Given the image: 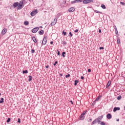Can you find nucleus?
Wrapping results in <instances>:
<instances>
[{
  "mask_svg": "<svg viewBox=\"0 0 125 125\" xmlns=\"http://www.w3.org/2000/svg\"><path fill=\"white\" fill-rule=\"evenodd\" d=\"M62 43H63V44H66V42L63 41V42H62Z\"/></svg>",
  "mask_w": 125,
  "mask_h": 125,
  "instance_id": "nucleus-45",
  "label": "nucleus"
},
{
  "mask_svg": "<svg viewBox=\"0 0 125 125\" xmlns=\"http://www.w3.org/2000/svg\"><path fill=\"white\" fill-rule=\"evenodd\" d=\"M41 28H42V26H41Z\"/></svg>",
  "mask_w": 125,
  "mask_h": 125,
  "instance_id": "nucleus-59",
  "label": "nucleus"
},
{
  "mask_svg": "<svg viewBox=\"0 0 125 125\" xmlns=\"http://www.w3.org/2000/svg\"><path fill=\"white\" fill-rule=\"evenodd\" d=\"M88 73H90V72H91V69H88Z\"/></svg>",
  "mask_w": 125,
  "mask_h": 125,
  "instance_id": "nucleus-41",
  "label": "nucleus"
},
{
  "mask_svg": "<svg viewBox=\"0 0 125 125\" xmlns=\"http://www.w3.org/2000/svg\"><path fill=\"white\" fill-rule=\"evenodd\" d=\"M62 34H63V35H64V36H66V32H65V31H63L62 32Z\"/></svg>",
  "mask_w": 125,
  "mask_h": 125,
  "instance_id": "nucleus-35",
  "label": "nucleus"
},
{
  "mask_svg": "<svg viewBox=\"0 0 125 125\" xmlns=\"http://www.w3.org/2000/svg\"><path fill=\"white\" fill-rule=\"evenodd\" d=\"M119 121H120L119 119H117V122H119Z\"/></svg>",
  "mask_w": 125,
  "mask_h": 125,
  "instance_id": "nucleus-56",
  "label": "nucleus"
},
{
  "mask_svg": "<svg viewBox=\"0 0 125 125\" xmlns=\"http://www.w3.org/2000/svg\"><path fill=\"white\" fill-rule=\"evenodd\" d=\"M83 0H75L74 1H71V4H74V3H77L78 2H82Z\"/></svg>",
  "mask_w": 125,
  "mask_h": 125,
  "instance_id": "nucleus-5",
  "label": "nucleus"
},
{
  "mask_svg": "<svg viewBox=\"0 0 125 125\" xmlns=\"http://www.w3.org/2000/svg\"><path fill=\"white\" fill-rule=\"evenodd\" d=\"M69 35L70 37H73V34H72V32H69Z\"/></svg>",
  "mask_w": 125,
  "mask_h": 125,
  "instance_id": "nucleus-36",
  "label": "nucleus"
},
{
  "mask_svg": "<svg viewBox=\"0 0 125 125\" xmlns=\"http://www.w3.org/2000/svg\"><path fill=\"white\" fill-rule=\"evenodd\" d=\"M19 4H21V5H23V0H21L20 1V3H19Z\"/></svg>",
  "mask_w": 125,
  "mask_h": 125,
  "instance_id": "nucleus-30",
  "label": "nucleus"
},
{
  "mask_svg": "<svg viewBox=\"0 0 125 125\" xmlns=\"http://www.w3.org/2000/svg\"><path fill=\"white\" fill-rule=\"evenodd\" d=\"M83 115L81 114V116H80V119L81 120H83V119H84V117H83Z\"/></svg>",
  "mask_w": 125,
  "mask_h": 125,
  "instance_id": "nucleus-25",
  "label": "nucleus"
},
{
  "mask_svg": "<svg viewBox=\"0 0 125 125\" xmlns=\"http://www.w3.org/2000/svg\"><path fill=\"white\" fill-rule=\"evenodd\" d=\"M90 2H93V0H84L83 1V3L85 4L87 3H90Z\"/></svg>",
  "mask_w": 125,
  "mask_h": 125,
  "instance_id": "nucleus-2",
  "label": "nucleus"
},
{
  "mask_svg": "<svg viewBox=\"0 0 125 125\" xmlns=\"http://www.w3.org/2000/svg\"><path fill=\"white\" fill-rule=\"evenodd\" d=\"M68 11L69 12H74V11H75V8L74 7H71L69 8Z\"/></svg>",
  "mask_w": 125,
  "mask_h": 125,
  "instance_id": "nucleus-11",
  "label": "nucleus"
},
{
  "mask_svg": "<svg viewBox=\"0 0 125 125\" xmlns=\"http://www.w3.org/2000/svg\"><path fill=\"white\" fill-rule=\"evenodd\" d=\"M65 78H70V74H68V75H65Z\"/></svg>",
  "mask_w": 125,
  "mask_h": 125,
  "instance_id": "nucleus-32",
  "label": "nucleus"
},
{
  "mask_svg": "<svg viewBox=\"0 0 125 125\" xmlns=\"http://www.w3.org/2000/svg\"><path fill=\"white\" fill-rule=\"evenodd\" d=\"M65 54H66V52H63L62 53V57H65Z\"/></svg>",
  "mask_w": 125,
  "mask_h": 125,
  "instance_id": "nucleus-28",
  "label": "nucleus"
},
{
  "mask_svg": "<svg viewBox=\"0 0 125 125\" xmlns=\"http://www.w3.org/2000/svg\"><path fill=\"white\" fill-rule=\"evenodd\" d=\"M31 53H35V50L32 49L31 50Z\"/></svg>",
  "mask_w": 125,
  "mask_h": 125,
  "instance_id": "nucleus-37",
  "label": "nucleus"
},
{
  "mask_svg": "<svg viewBox=\"0 0 125 125\" xmlns=\"http://www.w3.org/2000/svg\"><path fill=\"white\" fill-rule=\"evenodd\" d=\"M114 29H115V31H116V30H118V29H117V27H116V26H115Z\"/></svg>",
  "mask_w": 125,
  "mask_h": 125,
  "instance_id": "nucleus-49",
  "label": "nucleus"
},
{
  "mask_svg": "<svg viewBox=\"0 0 125 125\" xmlns=\"http://www.w3.org/2000/svg\"><path fill=\"white\" fill-rule=\"evenodd\" d=\"M37 13H38V10L37 9L31 12V13H30V15L31 16H35V15H36L37 14Z\"/></svg>",
  "mask_w": 125,
  "mask_h": 125,
  "instance_id": "nucleus-3",
  "label": "nucleus"
},
{
  "mask_svg": "<svg viewBox=\"0 0 125 125\" xmlns=\"http://www.w3.org/2000/svg\"><path fill=\"white\" fill-rule=\"evenodd\" d=\"M50 44H53V41L50 42Z\"/></svg>",
  "mask_w": 125,
  "mask_h": 125,
  "instance_id": "nucleus-51",
  "label": "nucleus"
},
{
  "mask_svg": "<svg viewBox=\"0 0 125 125\" xmlns=\"http://www.w3.org/2000/svg\"><path fill=\"white\" fill-rule=\"evenodd\" d=\"M10 118H8L7 120L6 121L7 123H9L10 122Z\"/></svg>",
  "mask_w": 125,
  "mask_h": 125,
  "instance_id": "nucleus-33",
  "label": "nucleus"
},
{
  "mask_svg": "<svg viewBox=\"0 0 125 125\" xmlns=\"http://www.w3.org/2000/svg\"><path fill=\"white\" fill-rule=\"evenodd\" d=\"M79 32V29H76V30H74V33H78Z\"/></svg>",
  "mask_w": 125,
  "mask_h": 125,
  "instance_id": "nucleus-38",
  "label": "nucleus"
},
{
  "mask_svg": "<svg viewBox=\"0 0 125 125\" xmlns=\"http://www.w3.org/2000/svg\"><path fill=\"white\" fill-rule=\"evenodd\" d=\"M39 29L40 28H39V27H35L32 30V32L34 33H37V32L39 31Z\"/></svg>",
  "mask_w": 125,
  "mask_h": 125,
  "instance_id": "nucleus-4",
  "label": "nucleus"
},
{
  "mask_svg": "<svg viewBox=\"0 0 125 125\" xmlns=\"http://www.w3.org/2000/svg\"><path fill=\"white\" fill-rule=\"evenodd\" d=\"M22 8H23V5L19 4V5H18V7H17V9H22Z\"/></svg>",
  "mask_w": 125,
  "mask_h": 125,
  "instance_id": "nucleus-10",
  "label": "nucleus"
},
{
  "mask_svg": "<svg viewBox=\"0 0 125 125\" xmlns=\"http://www.w3.org/2000/svg\"><path fill=\"white\" fill-rule=\"evenodd\" d=\"M115 33L116 34H118V30H115Z\"/></svg>",
  "mask_w": 125,
  "mask_h": 125,
  "instance_id": "nucleus-47",
  "label": "nucleus"
},
{
  "mask_svg": "<svg viewBox=\"0 0 125 125\" xmlns=\"http://www.w3.org/2000/svg\"><path fill=\"white\" fill-rule=\"evenodd\" d=\"M99 33H101V29H99Z\"/></svg>",
  "mask_w": 125,
  "mask_h": 125,
  "instance_id": "nucleus-52",
  "label": "nucleus"
},
{
  "mask_svg": "<svg viewBox=\"0 0 125 125\" xmlns=\"http://www.w3.org/2000/svg\"><path fill=\"white\" fill-rule=\"evenodd\" d=\"M106 118L108 119H112V115H111L110 113L107 114L106 115Z\"/></svg>",
  "mask_w": 125,
  "mask_h": 125,
  "instance_id": "nucleus-8",
  "label": "nucleus"
},
{
  "mask_svg": "<svg viewBox=\"0 0 125 125\" xmlns=\"http://www.w3.org/2000/svg\"><path fill=\"white\" fill-rule=\"evenodd\" d=\"M27 73H28V70H23L22 71V74H27Z\"/></svg>",
  "mask_w": 125,
  "mask_h": 125,
  "instance_id": "nucleus-26",
  "label": "nucleus"
},
{
  "mask_svg": "<svg viewBox=\"0 0 125 125\" xmlns=\"http://www.w3.org/2000/svg\"><path fill=\"white\" fill-rule=\"evenodd\" d=\"M70 102H71V104H73V101H71Z\"/></svg>",
  "mask_w": 125,
  "mask_h": 125,
  "instance_id": "nucleus-54",
  "label": "nucleus"
},
{
  "mask_svg": "<svg viewBox=\"0 0 125 125\" xmlns=\"http://www.w3.org/2000/svg\"><path fill=\"white\" fill-rule=\"evenodd\" d=\"M83 79H84L83 76H81V80H83Z\"/></svg>",
  "mask_w": 125,
  "mask_h": 125,
  "instance_id": "nucleus-48",
  "label": "nucleus"
},
{
  "mask_svg": "<svg viewBox=\"0 0 125 125\" xmlns=\"http://www.w3.org/2000/svg\"><path fill=\"white\" fill-rule=\"evenodd\" d=\"M3 100H4V99L3 98H1V100L0 101V103H3Z\"/></svg>",
  "mask_w": 125,
  "mask_h": 125,
  "instance_id": "nucleus-27",
  "label": "nucleus"
},
{
  "mask_svg": "<svg viewBox=\"0 0 125 125\" xmlns=\"http://www.w3.org/2000/svg\"><path fill=\"white\" fill-rule=\"evenodd\" d=\"M45 68H46V69H48V68H49V65H47L45 66Z\"/></svg>",
  "mask_w": 125,
  "mask_h": 125,
  "instance_id": "nucleus-40",
  "label": "nucleus"
},
{
  "mask_svg": "<svg viewBox=\"0 0 125 125\" xmlns=\"http://www.w3.org/2000/svg\"><path fill=\"white\" fill-rule=\"evenodd\" d=\"M18 5H19V2H15L13 4V6L14 7H17V6H18Z\"/></svg>",
  "mask_w": 125,
  "mask_h": 125,
  "instance_id": "nucleus-9",
  "label": "nucleus"
},
{
  "mask_svg": "<svg viewBox=\"0 0 125 125\" xmlns=\"http://www.w3.org/2000/svg\"><path fill=\"white\" fill-rule=\"evenodd\" d=\"M24 24L25 26H28V25H29V21H24Z\"/></svg>",
  "mask_w": 125,
  "mask_h": 125,
  "instance_id": "nucleus-20",
  "label": "nucleus"
},
{
  "mask_svg": "<svg viewBox=\"0 0 125 125\" xmlns=\"http://www.w3.org/2000/svg\"><path fill=\"white\" fill-rule=\"evenodd\" d=\"M95 104V101L93 102L92 103V105H94Z\"/></svg>",
  "mask_w": 125,
  "mask_h": 125,
  "instance_id": "nucleus-46",
  "label": "nucleus"
},
{
  "mask_svg": "<svg viewBox=\"0 0 125 125\" xmlns=\"http://www.w3.org/2000/svg\"><path fill=\"white\" fill-rule=\"evenodd\" d=\"M28 77L29 78V79H28V82H31V81H32L33 77H32V76H29Z\"/></svg>",
  "mask_w": 125,
  "mask_h": 125,
  "instance_id": "nucleus-18",
  "label": "nucleus"
},
{
  "mask_svg": "<svg viewBox=\"0 0 125 125\" xmlns=\"http://www.w3.org/2000/svg\"><path fill=\"white\" fill-rule=\"evenodd\" d=\"M60 77H62V76H63V75H62V74H60Z\"/></svg>",
  "mask_w": 125,
  "mask_h": 125,
  "instance_id": "nucleus-53",
  "label": "nucleus"
},
{
  "mask_svg": "<svg viewBox=\"0 0 125 125\" xmlns=\"http://www.w3.org/2000/svg\"><path fill=\"white\" fill-rule=\"evenodd\" d=\"M46 42H47V36H45L42 42V45H45V44H46Z\"/></svg>",
  "mask_w": 125,
  "mask_h": 125,
  "instance_id": "nucleus-1",
  "label": "nucleus"
},
{
  "mask_svg": "<svg viewBox=\"0 0 125 125\" xmlns=\"http://www.w3.org/2000/svg\"><path fill=\"white\" fill-rule=\"evenodd\" d=\"M101 7L103 8V9H106V6L104 4H102Z\"/></svg>",
  "mask_w": 125,
  "mask_h": 125,
  "instance_id": "nucleus-21",
  "label": "nucleus"
},
{
  "mask_svg": "<svg viewBox=\"0 0 125 125\" xmlns=\"http://www.w3.org/2000/svg\"><path fill=\"white\" fill-rule=\"evenodd\" d=\"M1 95V93H0V96Z\"/></svg>",
  "mask_w": 125,
  "mask_h": 125,
  "instance_id": "nucleus-57",
  "label": "nucleus"
},
{
  "mask_svg": "<svg viewBox=\"0 0 125 125\" xmlns=\"http://www.w3.org/2000/svg\"><path fill=\"white\" fill-rule=\"evenodd\" d=\"M32 40L34 42H35V43H37V39H36V37H33L32 38Z\"/></svg>",
  "mask_w": 125,
  "mask_h": 125,
  "instance_id": "nucleus-17",
  "label": "nucleus"
},
{
  "mask_svg": "<svg viewBox=\"0 0 125 125\" xmlns=\"http://www.w3.org/2000/svg\"><path fill=\"white\" fill-rule=\"evenodd\" d=\"M86 113V111H84V112L82 113V114H83V116H84V115H85Z\"/></svg>",
  "mask_w": 125,
  "mask_h": 125,
  "instance_id": "nucleus-34",
  "label": "nucleus"
},
{
  "mask_svg": "<svg viewBox=\"0 0 125 125\" xmlns=\"http://www.w3.org/2000/svg\"><path fill=\"white\" fill-rule=\"evenodd\" d=\"M7 32V30L5 28H4L2 30V35H5V34Z\"/></svg>",
  "mask_w": 125,
  "mask_h": 125,
  "instance_id": "nucleus-12",
  "label": "nucleus"
},
{
  "mask_svg": "<svg viewBox=\"0 0 125 125\" xmlns=\"http://www.w3.org/2000/svg\"><path fill=\"white\" fill-rule=\"evenodd\" d=\"M99 124H100V125H105L104 122H101V121H100V123H99Z\"/></svg>",
  "mask_w": 125,
  "mask_h": 125,
  "instance_id": "nucleus-29",
  "label": "nucleus"
},
{
  "mask_svg": "<svg viewBox=\"0 0 125 125\" xmlns=\"http://www.w3.org/2000/svg\"><path fill=\"white\" fill-rule=\"evenodd\" d=\"M122 99V96L119 95L117 97V100H121Z\"/></svg>",
  "mask_w": 125,
  "mask_h": 125,
  "instance_id": "nucleus-23",
  "label": "nucleus"
},
{
  "mask_svg": "<svg viewBox=\"0 0 125 125\" xmlns=\"http://www.w3.org/2000/svg\"><path fill=\"white\" fill-rule=\"evenodd\" d=\"M96 123H98V124H99L100 121L98 119H96L92 122V125H95Z\"/></svg>",
  "mask_w": 125,
  "mask_h": 125,
  "instance_id": "nucleus-7",
  "label": "nucleus"
},
{
  "mask_svg": "<svg viewBox=\"0 0 125 125\" xmlns=\"http://www.w3.org/2000/svg\"><path fill=\"white\" fill-rule=\"evenodd\" d=\"M102 119H103V115H102L101 116L99 117L98 118H97V120H98L99 121H100V123Z\"/></svg>",
  "mask_w": 125,
  "mask_h": 125,
  "instance_id": "nucleus-15",
  "label": "nucleus"
},
{
  "mask_svg": "<svg viewBox=\"0 0 125 125\" xmlns=\"http://www.w3.org/2000/svg\"><path fill=\"white\" fill-rule=\"evenodd\" d=\"M120 107H114L113 109V112H116V111H119Z\"/></svg>",
  "mask_w": 125,
  "mask_h": 125,
  "instance_id": "nucleus-14",
  "label": "nucleus"
},
{
  "mask_svg": "<svg viewBox=\"0 0 125 125\" xmlns=\"http://www.w3.org/2000/svg\"><path fill=\"white\" fill-rule=\"evenodd\" d=\"M39 35H43V34H44V31H43V30H42L39 32Z\"/></svg>",
  "mask_w": 125,
  "mask_h": 125,
  "instance_id": "nucleus-16",
  "label": "nucleus"
},
{
  "mask_svg": "<svg viewBox=\"0 0 125 125\" xmlns=\"http://www.w3.org/2000/svg\"><path fill=\"white\" fill-rule=\"evenodd\" d=\"M57 63H58V62L57 61L55 62V63L54 64V66H56V64H57Z\"/></svg>",
  "mask_w": 125,
  "mask_h": 125,
  "instance_id": "nucleus-39",
  "label": "nucleus"
},
{
  "mask_svg": "<svg viewBox=\"0 0 125 125\" xmlns=\"http://www.w3.org/2000/svg\"><path fill=\"white\" fill-rule=\"evenodd\" d=\"M58 55H60V51H58V53H57Z\"/></svg>",
  "mask_w": 125,
  "mask_h": 125,
  "instance_id": "nucleus-43",
  "label": "nucleus"
},
{
  "mask_svg": "<svg viewBox=\"0 0 125 125\" xmlns=\"http://www.w3.org/2000/svg\"><path fill=\"white\" fill-rule=\"evenodd\" d=\"M120 3H121V4H123V5L125 4V3H124L123 2H121Z\"/></svg>",
  "mask_w": 125,
  "mask_h": 125,
  "instance_id": "nucleus-50",
  "label": "nucleus"
},
{
  "mask_svg": "<svg viewBox=\"0 0 125 125\" xmlns=\"http://www.w3.org/2000/svg\"><path fill=\"white\" fill-rule=\"evenodd\" d=\"M111 84V81H109L106 84V88H108L109 86H110V85Z\"/></svg>",
  "mask_w": 125,
  "mask_h": 125,
  "instance_id": "nucleus-13",
  "label": "nucleus"
},
{
  "mask_svg": "<svg viewBox=\"0 0 125 125\" xmlns=\"http://www.w3.org/2000/svg\"><path fill=\"white\" fill-rule=\"evenodd\" d=\"M117 43H120V42H121V40L118 39H117Z\"/></svg>",
  "mask_w": 125,
  "mask_h": 125,
  "instance_id": "nucleus-31",
  "label": "nucleus"
},
{
  "mask_svg": "<svg viewBox=\"0 0 125 125\" xmlns=\"http://www.w3.org/2000/svg\"><path fill=\"white\" fill-rule=\"evenodd\" d=\"M56 23H57V19L55 18L53 21L52 22L51 24V26H54V25H55V24H56Z\"/></svg>",
  "mask_w": 125,
  "mask_h": 125,
  "instance_id": "nucleus-6",
  "label": "nucleus"
},
{
  "mask_svg": "<svg viewBox=\"0 0 125 125\" xmlns=\"http://www.w3.org/2000/svg\"><path fill=\"white\" fill-rule=\"evenodd\" d=\"M100 49L101 50V49H104V47H100Z\"/></svg>",
  "mask_w": 125,
  "mask_h": 125,
  "instance_id": "nucleus-42",
  "label": "nucleus"
},
{
  "mask_svg": "<svg viewBox=\"0 0 125 125\" xmlns=\"http://www.w3.org/2000/svg\"><path fill=\"white\" fill-rule=\"evenodd\" d=\"M89 121H92V119H91V118H90Z\"/></svg>",
  "mask_w": 125,
  "mask_h": 125,
  "instance_id": "nucleus-55",
  "label": "nucleus"
},
{
  "mask_svg": "<svg viewBox=\"0 0 125 125\" xmlns=\"http://www.w3.org/2000/svg\"><path fill=\"white\" fill-rule=\"evenodd\" d=\"M79 83V80H75L74 82V85H77Z\"/></svg>",
  "mask_w": 125,
  "mask_h": 125,
  "instance_id": "nucleus-19",
  "label": "nucleus"
},
{
  "mask_svg": "<svg viewBox=\"0 0 125 125\" xmlns=\"http://www.w3.org/2000/svg\"><path fill=\"white\" fill-rule=\"evenodd\" d=\"M94 11L95 12H96V13H100L101 14H102V12H100L99 11H98V10H94Z\"/></svg>",
  "mask_w": 125,
  "mask_h": 125,
  "instance_id": "nucleus-22",
  "label": "nucleus"
},
{
  "mask_svg": "<svg viewBox=\"0 0 125 125\" xmlns=\"http://www.w3.org/2000/svg\"><path fill=\"white\" fill-rule=\"evenodd\" d=\"M100 98H101V96H99L95 100V101H98V100H99V99H100Z\"/></svg>",
  "mask_w": 125,
  "mask_h": 125,
  "instance_id": "nucleus-24",
  "label": "nucleus"
},
{
  "mask_svg": "<svg viewBox=\"0 0 125 125\" xmlns=\"http://www.w3.org/2000/svg\"><path fill=\"white\" fill-rule=\"evenodd\" d=\"M18 123H21V122L20 121V118L18 119Z\"/></svg>",
  "mask_w": 125,
  "mask_h": 125,
  "instance_id": "nucleus-44",
  "label": "nucleus"
},
{
  "mask_svg": "<svg viewBox=\"0 0 125 125\" xmlns=\"http://www.w3.org/2000/svg\"><path fill=\"white\" fill-rule=\"evenodd\" d=\"M124 109H125V106L124 107Z\"/></svg>",
  "mask_w": 125,
  "mask_h": 125,
  "instance_id": "nucleus-58",
  "label": "nucleus"
}]
</instances>
